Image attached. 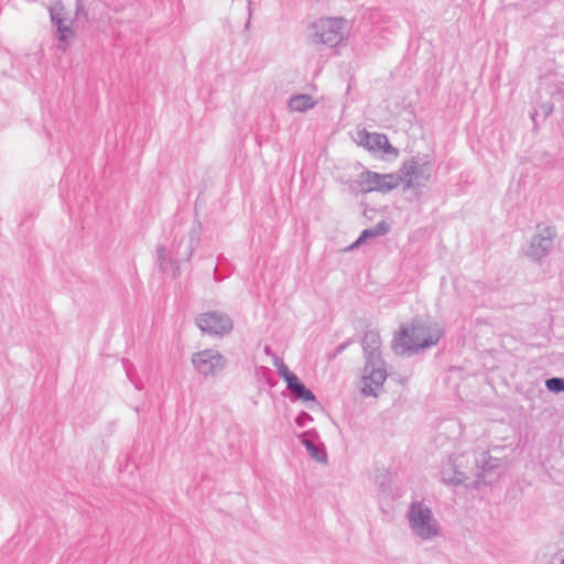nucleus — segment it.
Returning <instances> with one entry per match:
<instances>
[{
    "instance_id": "1",
    "label": "nucleus",
    "mask_w": 564,
    "mask_h": 564,
    "mask_svg": "<svg viewBox=\"0 0 564 564\" xmlns=\"http://www.w3.org/2000/svg\"><path fill=\"white\" fill-rule=\"evenodd\" d=\"M443 333L438 327L412 323L410 327H401L393 338V350L398 355L412 356L420 350L435 346Z\"/></svg>"
},
{
    "instance_id": "2",
    "label": "nucleus",
    "mask_w": 564,
    "mask_h": 564,
    "mask_svg": "<svg viewBox=\"0 0 564 564\" xmlns=\"http://www.w3.org/2000/svg\"><path fill=\"white\" fill-rule=\"evenodd\" d=\"M200 241V224L197 221L194 224L192 229L188 231L186 237L180 239L178 242H174L172 246V252L174 257H167L165 247L159 245L156 247V261L159 270L162 273L169 274L172 278H177L181 274L180 264L182 262H189L194 250L197 248Z\"/></svg>"
},
{
    "instance_id": "3",
    "label": "nucleus",
    "mask_w": 564,
    "mask_h": 564,
    "mask_svg": "<svg viewBox=\"0 0 564 564\" xmlns=\"http://www.w3.org/2000/svg\"><path fill=\"white\" fill-rule=\"evenodd\" d=\"M349 36L348 22L344 18H319L310 26L308 39L328 47L346 45Z\"/></svg>"
},
{
    "instance_id": "4",
    "label": "nucleus",
    "mask_w": 564,
    "mask_h": 564,
    "mask_svg": "<svg viewBox=\"0 0 564 564\" xmlns=\"http://www.w3.org/2000/svg\"><path fill=\"white\" fill-rule=\"evenodd\" d=\"M405 518L411 532L421 540L430 541L440 535V522L432 509L423 501L411 502Z\"/></svg>"
},
{
    "instance_id": "5",
    "label": "nucleus",
    "mask_w": 564,
    "mask_h": 564,
    "mask_svg": "<svg viewBox=\"0 0 564 564\" xmlns=\"http://www.w3.org/2000/svg\"><path fill=\"white\" fill-rule=\"evenodd\" d=\"M402 182V176L394 173L391 174H379L366 170L359 174L357 181L350 184L352 193H370V192H382L388 193L397 188Z\"/></svg>"
},
{
    "instance_id": "6",
    "label": "nucleus",
    "mask_w": 564,
    "mask_h": 564,
    "mask_svg": "<svg viewBox=\"0 0 564 564\" xmlns=\"http://www.w3.org/2000/svg\"><path fill=\"white\" fill-rule=\"evenodd\" d=\"M556 237L557 231L554 226L539 224L525 250V256L535 263H542L553 250Z\"/></svg>"
},
{
    "instance_id": "7",
    "label": "nucleus",
    "mask_w": 564,
    "mask_h": 564,
    "mask_svg": "<svg viewBox=\"0 0 564 564\" xmlns=\"http://www.w3.org/2000/svg\"><path fill=\"white\" fill-rule=\"evenodd\" d=\"M432 163L427 158L414 155L404 161L397 175L405 181V187L424 185L431 178Z\"/></svg>"
},
{
    "instance_id": "8",
    "label": "nucleus",
    "mask_w": 564,
    "mask_h": 564,
    "mask_svg": "<svg viewBox=\"0 0 564 564\" xmlns=\"http://www.w3.org/2000/svg\"><path fill=\"white\" fill-rule=\"evenodd\" d=\"M192 365L204 377H216L227 366V359L216 349H204L193 354Z\"/></svg>"
},
{
    "instance_id": "9",
    "label": "nucleus",
    "mask_w": 564,
    "mask_h": 564,
    "mask_svg": "<svg viewBox=\"0 0 564 564\" xmlns=\"http://www.w3.org/2000/svg\"><path fill=\"white\" fill-rule=\"evenodd\" d=\"M196 326L210 336L223 337L229 334L234 327L231 318L217 311H210L199 314L195 318Z\"/></svg>"
},
{
    "instance_id": "10",
    "label": "nucleus",
    "mask_w": 564,
    "mask_h": 564,
    "mask_svg": "<svg viewBox=\"0 0 564 564\" xmlns=\"http://www.w3.org/2000/svg\"><path fill=\"white\" fill-rule=\"evenodd\" d=\"M387 379L383 360L379 362L366 361L364 368L361 392L365 395H377L378 390L383 386Z\"/></svg>"
},
{
    "instance_id": "11",
    "label": "nucleus",
    "mask_w": 564,
    "mask_h": 564,
    "mask_svg": "<svg viewBox=\"0 0 564 564\" xmlns=\"http://www.w3.org/2000/svg\"><path fill=\"white\" fill-rule=\"evenodd\" d=\"M359 144L366 148L370 152L381 151L386 154H392L397 156L399 154L398 149L391 145L388 137L383 133L368 132L361 130L358 132Z\"/></svg>"
},
{
    "instance_id": "12",
    "label": "nucleus",
    "mask_w": 564,
    "mask_h": 564,
    "mask_svg": "<svg viewBox=\"0 0 564 564\" xmlns=\"http://www.w3.org/2000/svg\"><path fill=\"white\" fill-rule=\"evenodd\" d=\"M52 23L56 26V39L58 41L57 48L65 52L68 46V40L74 36V31L70 26L64 23V8L55 7L50 9Z\"/></svg>"
},
{
    "instance_id": "13",
    "label": "nucleus",
    "mask_w": 564,
    "mask_h": 564,
    "mask_svg": "<svg viewBox=\"0 0 564 564\" xmlns=\"http://www.w3.org/2000/svg\"><path fill=\"white\" fill-rule=\"evenodd\" d=\"M458 457L451 456L442 463L440 468L441 480L446 485L459 486L468 478L464 471L458 469Z\"/></svg>"
},
{
    "instance_id": "14",
    "label": "nucleus",
    "mask_w": 564,
    "mask_h": 564,
    "mask_svg": "<svg viewBox=\"0 0 564 564\" xmlns=\"http://www.w3.org/2000/svg\"><path fill=\"white\" fill-rule=\"evenodd\" d=\"M366 361L379 362L381 359V338L377 330H368L361 339Z\"/></svg>"
},
{
    "instance_id": "15",
    "label": "nucleus",
    "mask_w": 564,
    "mask_h": 564,
    "mask_svg": "<svg viewBox=\"0 0 564 564\" xmlns=\"http://www.w3.org/2000/svg\"><path fill=\"white\" fill-rule=\"evenodd\" d=\"M312 434L311 431L304 432L301 434L300 441L301 444L306 448L310 456L318 462V463H326L327 462V454L324 447L317 446L308 436Z\"/></svg>"
},
{
    "instance_id": "16",
    "label": "nucleus",
    "mask_w": 564,
    "mask_h": 564,
    "mask_svg": "<svg viewBox=\"0 0 564 564\" xmlns=\"http://www.w3.org/2000/svg\"><path fill=\"white\" fill-rule=\"evenodd\" d=\"M314 99L306 94H300L292 96L288 101V108L290 111L305 112L315 106Z\"/></svg>"
},
{
    "instance_id": "17",
    "label": "nucleus",
    "mask_w": 564,
    "mask_h": 564,
    "mask_svg": "<svg viewBox=\"0 0 564 564\" xmlns=\"http://www.w3.org/2000/svg\"><path fill=\"white\" fill-rule=\"evenodd\" d=\"M293 397L302 401H315L314 393L296 377L286 386Z\"/></svg>"
},
{
    "instance_id": "18",
    "label": "nucleus",
    "mask_w": 564,
    "mask_h": 564,
    "mask_svg": "<svg viewBox=\"0 0 564 564\" xmlns=\"http://www.w3.org/2000/svg\"><path fill=\"white\" fill-rule=\"evenodd\" d=\"M476 464L482 473H489L499 466V459L491 457L489 452H482L480 457L477 458Z\"/></svg>"
},
{
    "instance_id": "19",
    "label": "nucleus",
    "mask_w": 564,
    "mask_h": 564,
    "mask_svg": "<svg viewBox=\"0 0 564 564\" xmlns=\"http://www.w3.org/2000/svg\"><path fill=\"white\" fill-rule=\"evenodd\" d=\"M545 388L553 393L564 392V378L552 377L546 379Z\"/></svg>"
},
{
    "instance_id": "20",
    "label": "nucleus",
    "mask_w": 564,
    "mask_h": 564,
    "mask_svg": "<svg viewBox=\"0 0 564 564\" xmlns=\"http://www.w3.org/2000/svg\"><path fill=\"white\" fill-rule=\"evenodd\" d=\"M276 370L279 376L285 381L286 386L289 384L290 381L297 377L288 368V366L284 362H280L279 368Z\"/></svg>"
},
{
    "instance_id": "21",
    "label": "nucleus",
    "mask_w": 564,
    "mask_h": 564,
    "mask_svg": "<svg viewBox=\"0 0 564 564\" xmlns=\"http://www.w3.org/2000/svg\"><path fill=\"white\" fill-rule=\"evenodd\" d=\"M370 238H376L373 229L372 228H367V229L362 230L360 236L358 237V239L350 247V249L356 248V247L362 245L366 240H368Z\"/></svg>"
},
{
    "instance_id": "22",
    "label": "nucleus",
    "mask_w": 564,
    "mask_h": 564,
    "mask_svg": "<svg viewBox=\"0 0 564 564\" xmlns=\"http://www.w3.org/2000/svg\"><path fill=\"white\" fill-rule=\"evenodd\" d=\"M373 229L376 237L384 236L390 231V225L386 220H380L375 227H371Z\"/></svg>"
},
{
    "instance_id": "23",
    "label": "nucleus",
    "mask_w": 564,
    "mask_h": 564,
    "mask_svg": "<svg viewBox=\"0 0 564 564\" xmlns=\"http://www.w3.org/2000/svg\"><path fill=\"white\" fill-rule=\"evenodd\" d=\"M313 421L312 415L306 413L305 411H301L295 417V423L300 427H305L310 422Z\"/></svg>"
},
{
    "instance_id": "24",
    "label": "nucleus",
    "mask_w": 564,
    "mask_h": 564,
    "mask_svg": "<svg viewBox=\"0 0 564 564\" xmlns=\"http://www.w3.org/2000/svg\"><path fill=\"white\" fill-rule=\"evenodd\" d=\"M350 345V341L347 340L345 343L339 344L335 350L328 355V359H335L338 355H340L348 346Z\"/></svg>"
},
{
    "instance_id": "25",
    "label": "nucleus",
    "mask_w": 564,
    "mask_h": 564,
    "mask_svg": "<svg viewBox=\"0 0 564 564\" xmlns=\"http://www.w3.org/2000/svg\"><path fill=\"white\" fill-rule=\"evenodd\" d=\"M124 368H126V373H127V377L131 380V382L134 384V387L138 389V390H141L142 389V386L139 381H135L133 380L132 378V373H131V370L127 367V365L124 364Z\"/></svg>"
},
{
    "instance_id": "26",
    "label": "nucleus",
    "mask_w": 564,
    "mask_h": 564,
    "mask_svg": "<svg viewBox=\"0 0 564 564\" xmlns=\"http://www.w3.org/2000/svg\"><path fill=\"white\" fill-rule=\"evenodd\" d=\"M542 109H543V111H544V115H545V116L551 115V113H552V111H553L552 106H551V105H549V104L543 105V106H542Z\"/></svg>"
},
{
    "instance_id": "27",
    "label": "nucleus",
    "mask_w": 564,
    "mask_h": 564,
    "mask_svg": "<svg viewBox=\"0 0 564 564\" xmlns=\"http://www.w3.org/2000/svg\"><path fill=\"white\" fill-rule=\"evenodd\" d=\"M280 362H283V360L276 356H274L273 358V365L276 367V369L279 368V364Z\"/></svg>"
},
{
    "instance_id": "28",
    "label": "nucleus",
    "mask_w": 564,
    "mask_h": 564,
    "mask_svg": "<svg viewBox=\"0 0 564 564\" xmlns=\"http://www.w3.org/2000/svg\"><path fill=\"white\" fill-rule=\"evenodd\" d=\"M264 351H265V354H268V355H269V354H270V351H271L270 347L265 346Z\"/></svg>"
},
{
    "instance_id": "29",
    "label": "nucleus",
    "mask_w": 564,
    "mask_h": 564,
    "mask_svg": "<svg viewBox=\"0 0 564 564\" xmlns=\"http://www.w3.org/2000/svg\"><path fill=\"white\" fill-rule=\"evenodd\" d=\"M248 4H249V14H251V8H250L251 1H248Z\"/></svg>"
},
{
    "instance_id": "30",
    "label": "nucleus",
    "mask_w": 564,
    "mask_h": 564,
    "mask_svg": "<svg viewBox=\"0 0 564 564\" xmlns=\"http://www.w3.org/2000/svg\"><path fill=\"white\" fill-rule=\"evenodd\" d=\"M561 564H564V557L562 558Z\"/></svg>"
}]
</instances>
